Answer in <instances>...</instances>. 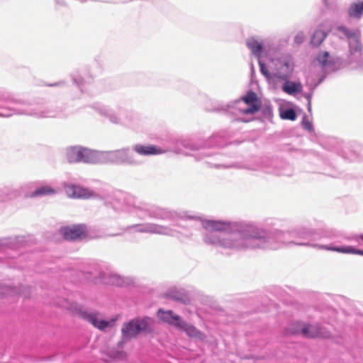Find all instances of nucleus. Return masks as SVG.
<instances>
[{
    "mask_svg": "<svg viewBox=\"0 0 363 363\" xmlns=\"http://www.w3.org/2000/svg\"><path fill=\"white\" fill-rule=\"evenodd\" d=\"M98 163L137 164L129 148H123L113 151H98Z\"/></svg>",
    "mask_w": 363,
    "mask_h": 363,
    "instance_id": "0eeeda50",
    "label": "nucleus"
},
{
    "mask_svg": "<svg viewBox=\"0 0 363 363\" xmlns=\"http://www.w3.org/2000/svg\"><path fill=\"white\" fill-rule=\"evenodd\" d=\"M302 125L304 129L311 132L313 129L312 122L306 116H304L302 121Z\"/></svg>",
    "mask_w": 363,
    "mask_h": 363,
    "instance_id": "bb28decb",
    "label": "nucleus"
},
{
    "mask_svg": "<svg viewBox=\"0 0 363 363\" xmlns=\"http://www.w3.org/2000/svg\"><path fill=\"white\" fill-rule=\"evenodd\" d=\"M340 68V59L327 51L319 52L311 63V69L325 74L335 72Z\"/></svg>",
    "mask_w": 363,
    "mask_h": 363,
    "instance_id": "423d86ee",
    "label": "nucleus"
},
{
    "mask_svg": "<svg viewBox=\"0 0 363 363\" xmlns=\"http://www.w3.org/2000/svg\"><path fill=\"white\" fill-rule=\"evenodd\" d=\"M291 79L288 78L286 80H283L280 89L290 96H295L301 93L303 91L302 84L299 81H293Z\"/></svg>",
    "mask_w": 363,
    "mask_h": 363,
    "instance_id": "dca6fc26",
    "label": "nucleus"
},
{
    "mask_svg": "<svg viewBox=\"0 0 363 363\" xmlns=\"http://www.w3.org/2000/svg\"><path fill=\"white\" fill-rule=\"evenodd\" d=\"M98 150L80 145L69 146L65 150V159L69 163L97 164Z\"/></svg>",
    "mask_w": 363,
    "mask_h": 363,
    "instance_id": "39448f33",
    "label": "nucleus"
},
{
    "mask_svg": "<svg viewBox=\"0 0 363 363\" xmlns=\"http://www.w3.org/2000/svg\"><path fill=\"white\" fill-rule=\"evenodd\" d=\"M135 230L140 233H151L161 235H174L175 230L163 225L154 223H146L138 225L135 227Z\"/></svg>",
    "mask_w": 363,
    "mask_h": 363,
    "instance_id": "ddd939ff",
    "label": "nucleus"
},
{
    "mask_svg": "<svg viewBox=\"0 0 363 363\" xmlns=\"http://www.w3.org/2000/svg\"><path fill=\"white\" fill-rule=\"evenodd\" d=\"M152 320L148 317L132 319L123 325L121 332L123 337L132 338L140 333L146 331L152 324Z\"/></svg>",
    "mask_w": 363,
    "mask_h": 363,
    "instance_id": "9d476101",
    "label": "nucleus"
},
{
    "mask_svg": "<svg viewBox=\"0 0 363 363\" xmlns=\"http://www.w3.org/2000/svg\"><path fill=\"white\" fill-rule=\"evenodd\" d=\"M336 35L346 38L349 40V62L353 69H363V48L358 38V31L352 30L343 25L334 28Z\"/></svg>",
    "mask_w": 363,
    "mask_h": 363,
    "instance_id": "20e7f679",
    "label": "nucleus"
},
{
    "mask_svg": "<svg viewBox=\"0 0 363 363\" xmlns=\"http://www.w3.org/2000/svg\"><path fill=\"white\" fill-rule=\"evenodd\" d=\"M288 333L291 334H302L307 337H328V333L325 331L316 324H307L303 322L292 323L288 328Z\"/></svg>",
    "mask_w": 363,
    "mask_h": 363,
    "instance_id": "1a4fd4ad",
    "label": "nucleus"
},
{
    "mask_svg": "<svg viewBox=\"0 0 363 363\" xmlns=\"http://www.w3.org/2000/svg\"><path fill=\"white\" fill-rule=\"evenodd\" d=\"M326 35L327 34L323 29L320 28H317L311 37V43L315 46L320 45L325 38Z\"/></svg>",
    "mask_w": 363,
    "mask_h": 363,
    "instance_id": "393cba45",
    "label": "nucleus"
},
{
    "mask_svg": "<svg viewBox=\"0 0 363 363\" xmlns=\"http://www.w3.org/2000/svg\"><path fill=\"white\" fill-rule=\"evenodd\" d=\"M179 216L182 220H199L203 228L207 231L203 236V241L211 245L236 250L277 248L271 245L264 230L252 225H244L240 223L225 220L205 219L187 212L182 213Z\"/></svg>",
    "mask_w": 363,
    "mask_h": 363,
    "instance_id": "f257e3e1",
    "label": "nucleus"
},
{
    "mask_svg": "<svg viewBox=\"0 0 363 363\" xmlns=\"http://www.w3.org/2000/svg\"><path fill=\"white\" fill-rule=\"evenodd\" d=\"M313 247L318 249L327 250L345 254H354L363 256V250H356L352 246L346 247H329L327 245H314Z\"/></svg>",
    "mask_w": 363,
    "mask_h": 363,
    "instance_id": "aec40b11",
    "label": "nucleus"
},
{
    "mask_svg": "<svg viewBox=\"0 0 363 363\" xmlns=\"http://www.w3.org/2000/svg\"><path fill=\"white\" fill-rule=\"evenodd\" d=\"M132 149L142 156L160 155L164 152L160 147L152 145L136 144L133 146Z\"/></svg>",
    "mask_w": 363,
    "mask_h": 363,
    "instance_id": "f3484780",
    "label": "nucleus"
},
{
    "mask_svg": "<svg viewBox=\"0 0 363 363\" xmlns=\"http://www.w3.org/2000/svg\"><path fill=\"white\" fill-rule=\"evenodd\" d=\"M182 323L183 325L178 326L177 328L183 330L189 337H194L201 341L205 340V335L198 330L194 325L186 323L183 320H182Z\"/></svg>",
    "mask_w": 363,
    "mask_h": 363,
    "instance_id": "412c9836",
    "label": "nucleus"
},
{
    "mask_svg": "<svg viewBox=\"0 0 363 363\" xmlns=\"http://www.w3.org/2000/svg\"><path fill=\"white\" fill-rule=\"evenodd\" d=\"M60 233L67 240H77L85 236L86 228L82 225L65 226L60 229Z\"/></svg>",
    "mask_w": 363,
    "mask_h": 363,
    "instance_id": "4468645a",
    "label": "nucleus"
},
{
    "mask_svg": "<svg viewBox=\"0 0 363 363\" xmlns=\"http://www.w3.org/2000/svg\"><path fill=\"white\" fill-rule=\"evenodd\" d=\"M126 357L125 352L122 350L121 345L116 350H111L107 352L106 357H104V359L106 362L109 361H118L123 359Z\"/></svg>",
    "mask_w": 363,
    "mask_h": 363,
    "instance_id": "b1692460",
    "label": "nucleus"
},
{
    "mask_svg": "<svg viewBox=\"0 0 363 363\" xmlns=\"http://www.w3.org/2000/svg\"><path fill=\"white\" fill-rule=\"evenodd\" d=\"M299 245H306V244L300 243Z\"/></svg>",
    "mask_w": 363,
    "mask_h": 363,
    "instance_id": "c756f323",
    "label": "nucleus"
},
{
    "mask_svg": "<svg viewBox=\"0 0 363 363\" xmlns=\"http://www.w3.org/2000/svg\"><path fill=\"white\" fill-rule=\"evenodd\" d=\"M268 40H261L257 37H250L247 40L246 44L247 48L250 50L252 55H254L258 60H261L264 52V47L267 44Z\"/></svg>",
    "mask_w": 363,
    "mask_h": 363,
    "instance_id": "2eb2a0df",
    "label": "nucleus"
},
{
    "mask_svg": "<svg viewBox=\"0 0 363 363\" xmlns=\"http://www.w3.org/2000/svg\"><path fill=\"white\" fill-rule=\"evenodd\" d=\"M276 102L278 106L279 117L282 120L294 121L296 119L297 114L293 103L282 99H277Z\"/></svg>",
    "mask_w": 363,
    "mask_h": 363,
    "instance_id": "f8f14e48",
    "label": "nucleus"
},
{
    "mask_svg": "<svg viewBox=\"0 0 363 363\" xmlns=\"http://www.w3.org/2000/svg\"><path fill=\"white\" fill-rule=\"evenodd\" d=\"M306 38L305 35L303 32H298L296 33V35L294 37V41L297 44H300L304 41Z\"/></svg>",
    "mask_w": 363,
    "mask_h": 363,
    "instance_id": "c85d7f7f",
    "label": "nucleus"
},
{
    "mask_svg": "<svg viewBox=\"0 0 363 363\" xmlns=\"http://www.w3.org/2000/svg\"><path fill=\"white\" fill-rule=\"evenodd\" d=\"M64 190L67 196L72 199H90L95 196L89 189L72 184H65Z\"/></svg>",
    "mask_w": 363,
    "mask_h": 363,
    "instance_id": "9b49d317",
    "label": "nucleus"
},
{
    "mask_svg": "<svg viewBox=\"0 0 363 363\" xmlns=\"http://www.w3.org/2000/svg\"><path fill=\"white\" fill-rule=\"evenodd\" d=\"M101 113L107 117L113 123L118 124L122 122L121 118L118 114L115 113L112 109L103 108L101 110Z\"/></svg>",
    "mask_w": 363,
    "mask_h": 363,
    "instance_id": "a878e982",
    "label": "nucleus"
},
{
    "mask_svg": "<svg viewBox=\"0 0 363 363\" xmlns=\"http://www.w3.org/2000/svg\"><path fill=\"white\" fill-rule=\"evenodd\" d=\"M58 193V190L50 184H44L38 186L28 196L30 198L34 197H44L52 196Z\"/></svg>",
    "mask_w": 363,
    "mask_h": 363,
    "instance_id": "6ab92c4d",
    "label": "nucleus"
},
{
    "mask_svg": "<svg viewBox=\"0 0 363 363\" xmlns=\"http://www.w3.org/2000/svg\"><path fill=\"white\" fill-rule=\"evenodd\" d=\"M67 309L73 315L80 318L100 330H106L114 326L118 316L104 317L102 314L88 309L77 303L65 301L61 306Z\"/></svg>",
    "mask_w": 363,
    "mask_h": 363,
    "instance_id": "7ed1b4c3",
    "label": "nucleus"
},
{
    "mask_svg": "<svg viewBox=\"0 0 363 363\" xmlns=\"http://www.w3.org/2000/svg\"><path fill=\"white\" fill-rule=\"evenodd\" d=\"M158 318L172 325L175 326L177 328L178 326H182V318L172 313V311H163L162 309L158 311Z\"/></svg>",
    "mask_w": 363,
    "mask_h": 363,
    "instance_id": "a211bd4d",
    "label": "nucleus"
},
{
    "mask_svg": "<svg viewBox=\"0 0 363 363\" xmlns=\"http://www.w3.org/2000/svg\"><path fill=\"white\" fill-rule=\"evenodd\" d=\"M106 284L116 285L118 286H125L130 284V281L128 278L121 277L116 274H111L107 277V280L104 281Z\"/></svg>",
    "mask_w": 363,
    "mask_h": 363,
    "instance_id": "5701e85b",
    "label": "nucleus"
},
{
    "mask_svg": "<svg viewBox=\"0 0 363 363\" xmlns=\"http://www.w3.org/2000/svg\"><path fill=\"white\" fill-rule=\"evenodd\" d=\"M261 101L253 91H249L240 99L233 102V106L240 113L250 115L256 113L261 108Z\"/></svg>",
    "mask_w": 363,
    "mask_h": 363,
    "instance_id": "6e6552de",
    "label": "nucleus"
},
{
    "mask_svg": "<svg viewBox=\"0 0 363 363\" xmlns=\"http://www.w3.org/2000/svg\"><path fill=\"white\" fill-rule=\"evenodd\" d=\"M13 292L11 291V289L9 286H3L0 284V296L4 295H11Z\"/></svg>",
    "mask_w": 363,
    "mask_h": 363,
    "instance_id": "cd10ccee",
    "label": "nucleus"
},
{
    "mask_svg": "<svg viewBox=\"0 0 363 363\" xmlns=\"http://www.w3.org/2000/svg\"><path fill=\"white\" fill-rule=\"evenodd\" d=\"M259 67L269 89L274 91L280 89L281 82L292 78L296 71L294 59L289 55L271 58L267 64L259 60Z\"/></svg>",
    "mask_w": 363,
    "mask_h": 363,
    "instance_id": "f03ea898",
    "label": "nucleus"
},
{
    "mask_svg": "<svg viewBox=\"0 0 363 363\" xmlns=\"http://www.w3.org/2000/svg\"><path fill=\"white\" fill-rule=\"evenodd\" d=\"M348 16L354 19H360L363 16V0L353 1L347 10Z\"/></svg>",
    "mask_w": 363,
    "mask_h": 363,
    "instance_id": "4be33fe9",
    "label": "nucleus"
}]
</instances>
